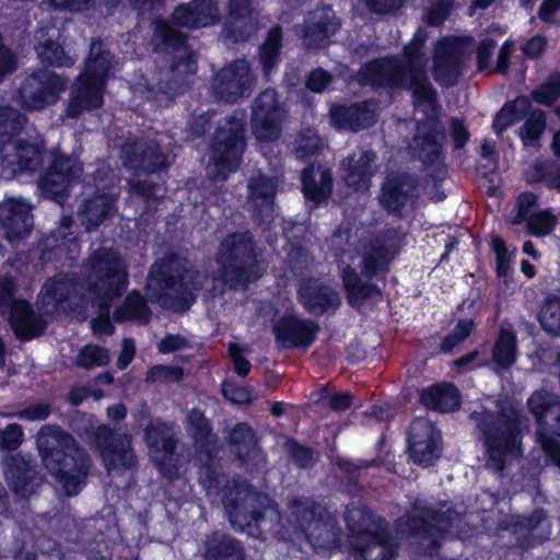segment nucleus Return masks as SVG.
Wrapping results in <instances>:
<instances>
[{
  "mask_svg": "<svg viewBox=\"0 0 560 560\" xmlns=\"http://www.w3.org/2000/svg\"><path fill=\"white\" fill-rule=\"evenodd\" d=\"M71 183L47 170L44 176L38 182V187L43 195L47 198L54 199L62 203L67 196L68 187Z\"/></svg>",
  "mask_w": 560,
  "mask_h": 560,
  "instance_id": "bf43d9fd",
  "label": "nucleus"
},
{
  "mask_svg": "<svg viewBox=\"0 0 560 560\" xmlns=\"http://www.w3.org/2000/svg\"><path fill=\"white\" fill-rule=\"evenodd\" d=\"M109 363V353L105 348L86 345L82 348L77 357L75 364L83 369L90 370L95 366H103Z\"/></svg>",
  "mask_w": 560,
  "mask_h": 560,
  "instance_id": "680f3d73",
  "label": "nucleus"
},
{
  "mask_svg": "<svg viewBox=\"0 0 560 560\" xmlns=\"http://www.w3.org/2000/svg\"><path fill=\"white\" fill-rule=\"evenodd\" d=\"M51 158L49 171L60 177H65L70 183L80 177L82 168L75 158L65 155L59 151H54Z\"/></svg>",
  "mask_w": 560,
  "mask_h": 560,
  "instance_id": "13d9d810",
  "label": "nucleus"
},
{
  "mask_svg": "<svg viewBox=\"0 0 560 560\" xmlns=\"http://www.w3.org/2000/svg\"><path fill=\"white\" fill-rule=\"evenodd\" d=\"M557 219L549 211L532 214L527 220V231L536 236L549 234L555 228Z\"/></svg>",
  "mask_w": 560,
  "mask_h": 560,
  "instance_id": "338daca9",
  "label": "nucleus"
},
{
  "mask_svg": "<svg viewBox=\"0 0 560 560\" xmlns=\"http://www.w3.org/2000/svg\"><path fill=\"white\" fill-rule=\"evenodd\" d=\"M226 440L240 465L246 470H260L266 467V455L258 445L254 430L245 422L226 431Z\"/></svg>",
  "mask_w": 560,
  "mask_h": 560,
  "instance_id": "a211bd4d",
  "label": "nucleus"
},
{
  "mask_svg": "<svg viewBox=\"0 0 560 560\" xmlns=\"http://www.w3.org/2000/svg\"><path fill=\"white\" fill-rule=\"evenodd\" d=\"M205 548L203 560H245L240 544L223 534L208 536Z\"/></svg>",
  "mask_w": 560,
  "mask_h": 560,
  "instance_id": "58836bf2",
  "label": "nucleus"
},
{
  "mask_svg": "<svg viewBox=\"0 0 560 560\" xmlns=\"http://www.w3.org/2000/svg\"><path fill=\"white\" fill-rule=\"evenodd\" d=\"M331 120L340 129L359 131L371 127L375 120V105L373 103L340 106L331 112Z\"/></svg>",
  "mask_w": 560,
  "mask_h": 560,
  "instance_id": "2f4dec72",
  "label": "nucleus"
},
{
  "mask_svg": "<svg viewBox=\"0 0 560 560\" xmlns=\"http://www.w3.org/2000/svg\"><path fill=\"white\" fill-rule=\"evenodd\" d=\"M302 183L306 198L316 202L331 194L332 177L329 170L308 166L302 172Z\"/></svg>",
  "mask_w": 560,
  "mask_h": 560,
  "instance_id": "ea45409f",
  "label": "nucleus"
},
{
  "mask_svg": "<svg viewBox=\"0 0 560 560\" xmlns=\"http://www.w3.org/2000/svg\"><path fill=\"white\" fill-rule=\"evenodd\" d=\"M533 98L544 105H550L560 96V73L553 72L548 80L532 93Z\"/></svg>",
  "mask_w": 560,
  "mask_h": 560,
  "instance_id": "0e129e2a",
  "label": "nucleus"
},
{
  "mask_svg": "<svg viewBox=\"0 0 560 560\" xmlns=\"http://www.w3.org/2000/svg\"><path fill=\"white\" fill-rule=\"evenodd\" d=\"M257 256V247L249 231L225 235L217 253L218 273L211 279V287L206 290V299H215L223 295L226 288L237 290L259 279L261 273Z\"/></svg>",
  "mask_w": 560,
  "mask_h": 560,
  "instance_id": "423d86ee",
  "label": "nucleus"
},
{
  "mask_svg": "<svg viewBox=\"0 0 560 560\" xmlns=\"http://www.w3.org/2000/svg\"><path fill=\"white\" fill-rule=\"evenodd\" d=\"M144 436L150 450V455L159 466L161 472L168 479L177 477L178 470L172 464V458L177 445L173 427L165 422L150 423L145 429Z\"/></svg>",
  "mask_w": 560,
  "mask_h": 560,
  "instance_id": "dca6fc26",
  "label": "nucleus"
},
{
  "mask_svg": "<svg viewBox=\"0 0 560 560\" xmlns=\"http://www.w3.org/2000/svg\"><path fill=\"white\" fill-rule=\"evenodd\" d=\"M5 477L11 489L20 497L32 492L31 480L35 469L20 455L7 459Z\"/></svg>",
  "mask_w": 560,
  "mask_h": 560,
  "instance_id": "e433bc0d",
  "label": "nucleus"
},
{
  "mask_svg": "<svg viewBox=\"0 0 560 560\" xmlns=\"http://www.w3.org/2000/svg\"><path fill=\"white\" fill-rule=\"evenodd\" d=\"M427 33L418 30L413 39L404 48V56L382 58L363 66L357 73L361 85L390 86L411 91L413 106L422 108L427 120L418 125L417 135L410 144L415 158L431 168V176L442 179L446 175L443 164V127L436 119L440 106L436 93L427 74L428 59L423 52Z\"/></svg>",
  "mask_w": 560,
  "mask_h": 560,
  "instance_id": "f257e3e1",
  "label": "nucleus"
},
{
  "mask_svg": "<svg viewBox=\"0 0 560 560\" xmlns=\"http://www.w3.org/2000/svg\"><path fill=\"white\" fill-rule=\"evenodd\" d=\"M45 314L72 308L78 301V283L68 275H59L47 280L38 296Z\"/></svg>",
  "mask_w": 560,
  "mask_h": 560,
  "instance_id": "aec40b11",
  "label": "nucleus"
},
{
  "mask_svg": "<svg viewBox=\"0 0 560 560\" xmlns=\"http://www.w3.org/2000/svg\"><path fill=\"white\" fill-rule=\"evenodd\" d=\"M36 51L40 62L45 66L69 67L74 60L68 56L63 48L51 38L36 46Z\"/></svg>",
  "mask_w": 560,
  "mask_h": 560,
  "instance_id": "6e6d98bb",
  "label": "nucleus"
},
{
  "mask_svg": "<svg viewBox=\"0 0 560 560\" xmlns=\"http://www.w3.org/2000/svg\"><path fill=\"white\" fill-rule=\"evenodd\" d=\"M153 25V50L168 63L160 72L158 89L172 94L184 85L187 75L195 73L197 57L187 45L186 36L170 23L156 20Z\"/></svg>",
  "mask_w": 560,
  "mask_h": 560,
  "instance_id": "0eeeda50",
  "label": "nucleus"
},
{
  "mask_svg": "<svg viewBox=\"0 0 560 560\" xmlns=\"http://www.w3.org/2000/svg\"><path fill=\"white\" fill-rule=\"evenodd\" d=\"M114 198L108 195H97L86 199L79 212L82 224L86 230L97 228L112 213Z\"/></svg>",
  "mask_w": 560,
  "mask_h": 560,
  "instance_id": "79ce46f5",
  "label": "nucleus"
},
{
  "mask_svg": "<svg viewBox=\"0 0 560 560\" xmlns=\"http://www.w3.org/2000/svg\"><path fill=\"white\" fill-rule=\"evenodd\" d=\"M104 86L81 74L71 86L67 116L75 118L83 112L98 108L103 104Z\"/></svg>",
  "mask_w": 560,
  "mask_h": 560,
  "instance_id": "a878e982",
  "label": "nucleus"
},
{
  "mask_svg": "<svg viewBox=\"0 0 560 560\" xmlns=\"http://www.w3.org/2000/svg\"><path fill=\"white\" fill-rule=\"evenodd\" d=\"M277 187V179L260 171L248 178L245 206L258 225L269 224L273 220Z\"/></svg>",
  "mask_w": 560,
  "mask_h": 560,
  "instance_id": "2eb2a0df",
  "label": "nucleus"
},
{
  "mask_svg": "<svg viewBox=\"0 0 560 560\" xmlns=\"http://www.w3.org/2000/svg\"><path fill=\"white\" fill-rule=\"evenodd\" d=\"M527 179L530 183L546 182L550 188L560 190V168L546 163L535 162L526 173Z\"/></svg>",
  "mask_w": 560,
  "mask_h": 560,
  "instance_id": "052dcab7",
  "label": "nucleus"
},
{
  "mask_svg": "<svg viewBox=\"0 0 560 560\" xmlns=\"http://www.w3.org/2000/svg\"><path fill=\"white\" fill-rule=\"evenodd\" d=\"M516 337L514 332L502 329L493 348V360L501 368H509L515 361Z\"/></svg>",
  "mask_w": 560,
  "mask_h": 560,
  "instance_id": "4d7b16f0",
  "label": "nucleus"
},
{
  "mask_svg": "<svg viewBox=\"0 0 560 560\" xmlns=\"http://www.w3.org/2000/svg\"><path fill=\"white\" fill-rule=\"evenodd\" d=\"M530 102L522 96L514 102L505 104L495 115L493 129L498 135L505 130L509 126L516 122L527 113Z\"/></svg>",
  "mask_w": 560,
  "mask_h": 560,
  "instance_id": "603ef678",
  "label": "nucleus"
},
{
  "mask_svg": "<svg viewBox=\"0 0 560 560\" xmlns=\"http://www.w3.org/2000/svg\"><path fill=\"white\" fill-rule=\"evenodd\" d=\"M67 80L61 75L39 70L30 74L20 88V97L27 109H42L54 104L66 89Z\"/></svg>",
  "mask_w": 560,
  "mask_h": 560,
  "instance_id": "4468645a",
  "label": "nucleus"
},
{
  "mask_svg": "<svg viewBox=\"0 0 560 560\" xmlns=\"http://www.w3.org/2000/svg\"><path fill=\"white\" fill-rule=\"evenodd\" d=\"M151 311L147 305L145 299L138 292L131 291L125 301L114 311L113 319L115 322L135 320L147 324L151 318Z\"/></svg>",
  "mask_w": 560,
  "mask_h": 560,
  "instance_id": "37998d69",
  "label": "nucleus"
},
{
  "mask_svg": "<svg viewBox=\"0 0 560 560\" xmlns=\"http://www.w3.org/2000/svg\"><path fill=\"white\" fill-rule=\"evenodd\" d=\"M471 45L459 38L440 39L433 54V75L442 85L457 83L464 62L470 57Z\"/></svg>",
  "mask_w": 560,
  "mask_h": 560,
  "instance_id": "ddd939ff",
  "label": "nucleus"
},
{
  "mask_svg": "<svg viewBox=\"0 0 560 560\" xmlns=\"http://www.w3.org/2000/svg\"><path fill=\"white\" fill-rule=\"evenodd\" d=\"M0 225L9 242L26 236L33 226L31 207L20 199L10 198L0 203Z\"/></svg>",
  "mask_w": 560,
  "mask_h": 560,
  "instance_id": "5701e85b",
  "label": "nucleus"
},
{
  "mask_svg": "<svg viewBox=\"0 0 560 560\" xmlns=\"http://www.w3.org/2000/svg\"><path fill=\"white\" fill-rule=\"evenodd\" d=\"M90 442L108 474L136 467L137 456L131 445V435L127 432L100 425L91 433Z\"/></svg>",
  "mask_w": 560,
  "mask_h": 560,
  "instance_id": "9b49d317",
  "label": "nucleus"
},
{
  "mask_svg": "<svg viewBox=\"0 0 560 560\" xmlns=\"http://www.w3.org/2000/svg\"><path fill=\"white\" fill-rule=\"evenodd\" d=\"M417 179L408 174H392L387 176L382 187L381 203L390 212L400 214L416 192Z\"/></svg>",
  "mask_w": 560,
  "mask_h": 560,
  "instance_id": "c85d7f7f",
  "label": "nucleus"
},
{
  "mask_svg": "<svg viewBox=\"0 0 560 560\" xmlns=\"http://www.w3.org/2000/svg\"><path fill=\"white\" fill-rule=\"evenodd\" d=\"M345 518L349 530L350 548L359 546L361 541L388 527L384 518L365 506H348Z\"/></svg>",
  "mask_w": 560,
  "mask_h": 560,
  "instance_id": "b1692460",
  "label": "nucleus"
},
{
  "mask_svg": "<svg viewBox=\"0 0 560 560\" xmlns=\"http://www.w3.org/2000/svg\"><path fill=\"white\" fill-rule=\"evenodd\" d=\"M281 47L282 28L277 25L268 32L264 43L259 46V63L266 78L270 77L271 71L278 65Z\"/></svg>",
  "mask_w": 560,
  "mask_h": 560,
  "instance_id": "c03bdc74",
  "label": "nucleus"
},
{
  "mask_svg": "<svg viewBox=\"0 0 560 560\" xmlns=\"http://www.w3.org/2000/svg\"><path fill=\"white\" fill-rule=\"evenodd\" d=\"M83 267L88 290L100 307V315L91 322L92 329L95 334L110 335L114 327L109 310L112 303L127 290L128 264L118 253L100 248L85 259Z\"/></svg>",
  "mask_w": 560,
  "mask_h": 560,
  "instance_id": "20e7f679",
  "label": "nucleus"
},
{
  "mask_svg": "<svg viewBox=\"0 0 560 560\" xmlns=\"http://www.w3.org/2000/svg\"><path fill=\"white\" fill-rule=\"evenodd\" d=\"M398 549L399 542L388 527L351 548L361 560H392Z\"/></svg>",
  "mask_w": 560,
  "mask_h": 560,
  "instance_id": "7c9ffc66",
  "label": "nucleus"
},
{
  "mask_svg": "<svg viewBox=\"0 0 560 560\" xmlns=\"http://www.w3.org/2000/svg\"><path fill=\"white\" fill-rule=\"evenodd\" d=\"M560 397L545 388L536 389L527 399L528 411L534 416L538 425H544L546 418L559 404Z\"/></svg>",
  "mask_w": 560,
  "mask_h": 560,
  "instance_id": "49530a36",
  "label": "nucleus"
},
{
  "mask_svg": "<svg viewBox=\"0 0 560 560\" xmlns=\"http://www.w3.org/2000/svg\"><path fill=\"white\" fill-rule=\"evenodd\" d=\"M172 20L178 26L199 28L218 24L221 14L215 0H191L176 7Z\"/></svg>",
  "mask_w": 560,
  "mask_h": 560,
  "instance_id": "4be33fe9",
  "label": "nucleus"
},
{
  "mask_svg": "<svg viewBox=\"0 0 560 560\" xmlns=\"http://www.w3.org/2000/svg\"><path fill=\"white\" fill-rule=\"evenodd\" d=\"M375 153L365 150L355 155H350L342 161L343 180L355 191L365 192L370 188L371 177L375 173Z\"/></svg>",
  "mask_w": 560,
  "mask_h": 560,
  "instance_id": "c756f323",
  "label": "nucleus"
},
{
  "mask_svg": "<svg viewBox=\"0 0 560 560\" xmlns=\"http://www.w3.org/2000/svg\"><path fill=\"white\" fill-rule=\"evenodd\" d=\"M340 27V22L329 7H322L310 13L303 34V45L319 48L328 44Z\"/></svg>",
  "mask_w": 560,
  "mask_h": 560,
  "instance_id": "393cba45",
  "label": "nucleus"
},
{
  "mask_svg": "<svg viewBox=\"0 0 560 560\" xmlns=\"http://www.w3.org/2000/svg\"><path fill=\"white\" fill-rule=\"evenodd\" d=\"M459 520V514L447 509L445 511L421 504L416 500L411 510L396 521L397 529L417 539L424 552H431L440 546L445 533Z\"/></svg>",
  "mask_w": 560,
  "mask_h": 560,
  "instance_id": "1a4fd4ad",
  "label": "nucleus"
},
{
  "mask_svg": "<svg viewBox=\"0 0 560 560\" xmlns=\"http://www.w3.org/2000/svg\"><path fill=\"white\" fill-rule=\"evenodd\" d=\"M26 117L19 109L0 104V149L23 129Z\"/></svg>",
  "mask_w": 560,
  "mask_h": 560,
  "instance_id": "3c124183",
  "label": "nucleus"
},
{
  "mask_svg": "<svg viewBox=\"0 0 560 560\" xmlns=\"http://www.w3.org/2000/svg\"><path fill=\"white\" fill-rule=\"evenodd\" d=\"M188 432L196 444L206 447L214 442L209 420L199 409H192L187 416Z\"/></svg>",
  "mask_w": 560,
  "mask_h": 560,
  "instance_id": "864d4df0",
  "label": "nucleus"
},
{
  "mask_svg": "<svg viewBox=\"0 0 560 560\" xmlns=\"http://www.w3.org/2000/svg\"><path fill=\"white\" fill-rule=\"evenodd\" d=\"M342 281L348 292V301L352 305H360L365 299L381 294L377 287L363 283L355 270L350 267L342 270Z\"/></svg>",
  "mask_w": 560,
  "mask_h": 560,
  "instance_id": "a18cd8bd",
  "label": "nucleus"
},
{
  "mask_svg": "<svg viewBox=\"0 0 560 560\" xmlns=\"http://www.w3.org/2000/svg\"><path fill=\"white\" fill-rule=\"evenodd\" d=\"M44 149L40 142L9 141L0 149V163L11 175L35 171L43 164Z\"/></svg>",
  "mask_w": 560,
  "mask_h": 560,
  "instance_id": "412c9836",
  "label": "nucleus"
},
{
  "mask_svg": "<svg viewBox=\"0 0 560 560\" xmlns=\"http://www.w3.org/2000/svg\"><path fill=\"white\" fill-rule=\"evenodd\" d=\"M207 277L187 258L171 254L156 260L148 275L147 291L151 301L163 308L185 312L196 300Z\"/></svg>",
  "mask_w": 560,
  "mask_h": 560,
  "instance_id": "7ed1b4c3",
  "label": "nucleus"
},
{
  "mask_svg": "<svg viewBox=\"0 0 560 560\" xmlns=\"http://www.w3.org/2000/svg\"><path fill=\"white\" fill-rule=\"evenodd\" d=\"M299 296L303 306L312 314L336 311L341 303L335 289L315 280L303 281L299 288Z\"/></svg>",
  "mask_w": 560,
  "mask_h": 560,
  "instance_id": "bb28decb",
  "label": "nucleus"
},
{
  "mask_svg": "<svg viewBox=\"0 0 560 560\" xmlns=\"http://www.w3.org/2000/svg\"><path fill=\"white\" fill-rule=\"evenodd\" d=\"M546 128V116L540 109L533 110L525 120L521 130V138L526 145L539 139Z\"/></svg>",
  "mask_w": 560,
  "mask_h": 560,
  "instance_id": "e2e57ef3",
  "label": "nucleus"
},
{
  "mask_svg": "<svg viewBox=\"0 0 560 560\" xmlns=\"http://www.w3.org/2000/svg\"><path fill=\"white\" fill-rule=\"evenodd\" d=\"M120 159L125 167L144 173L167 167V158L154 140L129 139L121 147Z\"/></svg>",
  "mask_w": 560,
  "mask_h": 560,
  "instance_id": "f3484780",
  "label": "nucleus"
},
{
  "mask_svg": "<svg viewBox=\"0 0 560 560\" xmlns=\"http://www.w3.org/2000/svg\"><path fill=\"white\" fill-rule=\"evenodd\" d=\"M421 400L428 408L447 412L459 407L460 395L454 385L441 384L422 392Z\"/></svg>",
  "mask_w": 560,
  "mask_h": 560,
  "instance_id": "a19ab883",
  "label": "nucleus"
},
{
  "mask_svg": "<svg viewBox=\"0 0 560 560\" xmlns=\"http://www.w3.org/2000/svg\"><path fill=\"white\" fill-rule=\"evenodd\" d=\"M184 376V371L178 366L155 365L151 368L145 381L149 383H171L179 382Z\"/></svg>",
  "mask_w": 560,
  "mask_h": 560,
  "instance_id": "774afa93",
  "label": "nucleus"
},
{
  "mask_svg": "<svg viewBox=\"0 0 560 560\" xmlns=\"http://www.w3.org/2000/svg\"><path fill=\"white\" fill-rule=\"evenodd\" d=\"M253 114L267 117L285 118L287 108L280 95L273 89H266L253 102Z\"/></svg>",
  "mask_w": 560,
  "mask_h": 560,
  "instance_id": "09e8293b",
  "label": "nucleus"
},
{
  "mask_svg": "<svg viewBox=\"0 0 560 560\" xmlns=\"http://www.w3.org/2000/svg\"><path fill=\"white\" fill-rule=\"evenodd\" d=\"M318 330L317 324L294 316L281 318L275 327L277 341L283 348H306L314 341Z\"/></svg>",
  "mask_w": 560,
  "mask_h": 560,
  "instance_id": "cd10ccee",
  "label": "nucleus"
},
{
  "mask_svg": "<svg viewBox=\"0 0 560 560\" xmlns=\"http://www.w3.org/2000/svg\"><path fill=\"white\" fill-rule=\"evenodd\" d=\"M36 445L44 466L66 494H77L93 466L89 452L57 424L43 425L37 433Z\"/></svg>",
  "mask_w": 560,
  "mask_h": 560,
  "instance_id": "f03ea898",
  "label": "nucleus"
},
{
  "mask_svg": "<svg viewBox=\"0 0 560 560\" xmlns=\"http://www.w3.org/2000/svg\"><path fill=\"white\" fill-rule=\"evenodd\" d=\"M222 504L233 527L244 530L258 526L266 517L279 520L272 500L244 480H233L223 488Z\"/></svg>",
  "mask_w": 560,
  "mask_h": 560,
  "instance_id": "6e6552de",
  "label": "nucleus"
},
{
  "mask_svg": "<svg viewBox=\"0 0 560 560\" xmlns=\"http://www.w3.org/2000/svg\"><path fill=\"white\" fill-rule=\"evenodd\" d=\"M256 84V74L245 58L234 59L224 65L212 78V90L221 101L237 102L248 97Z\"/></svg>",
  "mask_w": 560,
  "mask_h": 560,
  "instance_id": "f8f14e48",
  "label": "nucleus"
},
{
  "mask_svg": "<svg viewBox=\"0 0 560 560\" xmlns=\"http://www.w3.org/2000/svg\"><path fill=\"white\" fill-rule=\"evenodd\" d=\"M284 118L252 115L250 124L255 138L260 142L277 140L282 130Z\"/></svg>",
  "mask_w": 560,
  "mask_h": 560,
  "instance_id": "5fc2aeb1",
  "label": "nucleus"
},
{
  "mask_svg": "<svg viewBox=\"0 0 560 560\" xmlns=\"http://www.w3.org/2000/svg\"><path fill=\"white\" fill-rule=\"evenodd\" d=\"M537 319L548 336L560 338V296H547L538 311Z\"/></svg>",
  "mask_w": 560,
  "mask_h": 560,
  "instance_id": "de8ad7c7",
  "label": "nucleus"
},
{
  "mask_svg": "<svg viewBox=\"0 0 560 560\" xmlns=\"http://www.w3.org/2000/svg\"><path fill=\"white\" fill-rule=\"evenodd\" d=\"M320 148V139L311 129L301 132L295 140V153L301 159L317 154Z\"/></svg>",
  "mask_w": 560,
  "mask_h": 560,
  "instance_id": "69168bd1",
  "label": "nucleus"
},
{
  "mask_svg": "<svg viewBox=\"0 0 560 560\" xmlns=\"http://www.w3.org/2000/svg\"><path fill=\"white\" fill-rule=\"evenodd\" d=\"M393 256L394 252L384 245L378 243L372 244L363 258L362 273L368 279H371L378 273L385 272Z\"/></svg>",
  "mask_w": 560,
  "mask_h": 560,
  "instance_id": "8fccbe9b",
  "label": "nucleus"
},
{
  "mask_svg": "<svg viewBox=\"0 0 560 560\" xmlns=\"http://www.w3.org/2000/svg\"><path fill=\"white\" fill-rule=\"evenodd\" d=\"M409 451L415 463L429 466L440 457L442 451L440 432L425 419L412 422L409 432Z\"/></svg>",
  "mask_w": 560,
  "mask_h": 560,
  "instance_id": "6ab92c4d",
  "label": "nucleus"
},
{
  "mask_svg": "<svg viewBox=\"0 0 560 560\" xmlns=\"http://www.w3.org/2000/svg\"><path fill=\"white\" fill-rule=\"evenodd\" d=\"M245 121L242 117L231 116L215 132L208 174L214 180H224L240 165L245 149Z\"/></svg>",
  "mask_w": 560,
  "mask_h": 560,
  "instance_id": "9d476101",
  "label": "nucleus"
},
{
  "mask_svg": "<svg viewBox=\"0 0 560 560\" xmlns=\"http://www.w3.org/2000/svg\"><path fill=\"white\" fill-rule=\"evenodd\" d=\"M486 447V466L502 475L509 463L522 455V438L529 432L528 418L514 408L500 412H472Z\"/></svg>",
  "mask_w": 560,
  "mask_h": 560,
  "instance_id": "39448f33",
  "label": "nucleus"
},
{
  "mask_svg": "<svg viewBox=\"0 0 560 560\" xmlns=\"http://www.w3.org/2000/svg\"><path fill=\"white\" fill-rule=\"evenodd\" d=\"M323 514L324 508L310 498L293 497L288 500L285 517L292 534H303Z\"/></svg>",
  "mask_w": 560,
  "mask_h": 560,
  "instance_id": "473e14b6",
  "label": "nucleus"
},
{
  "mask_svg": "<svg viewBox=\"0 0 560 560\" xmlns=\"http://www.w3.org/2000/svg\"><path fill=\"white\" fill-rule=\"evenodd\" d=\"M10 320L16 336L24 340L39 336L45 328L43 318L22 301L13 303Z\"/></svg>",
  "mask_w": 560,
  "mask_h": 560,
  "instance_id": "72a5a7b5",
  "label": "nucleus"
},
{
  "mask_svg": "<svg viewBox=\"0 0 560 560\" xmlns=\"http://www.w3.org/2000/svg\"><path fill=\"white\" fill-rule=\"evenodd\" d=\"M302 535L316 549H331L338 544L339 530L334 520L325 512Z\"/></svg>",
  "mask_w": 560,
  "mask_h": 560,
  "instance_id": "4c0bfd02",
  "label": "nucleus"
},
{
  "mask_svg": "<svg viewBox=\"0 0 560 560\" xmlns=\"http://www.w3.org/2000/svg\"><path fill=\"white\" fill-rule=\"evenodd\" d=\"M113 67L112 54L104 48L102 42L93 39L82 75L105 85Z\"/></svg>",
  "mask_w": 560,
  "mask_h": 560,
  "instance_id": "c9c22d12",
  "label": "nucleus"
},
{
  "mask_svg": "<svg viewBox=\"0 0 560 560\" xmlns=\"http://www.w3.org/2000/svg\"><path fill=\"white\" fill-rule=\"evenodd\" d=\"M259 11L225 18L222 36L233 43L249 40L261 28Z\"/></svg>",
  "mask_w": 560,
  "mask_h": 560,
  "instance_id": "f704fd0d",
  "label": "nucleus"
}]
</instances>
